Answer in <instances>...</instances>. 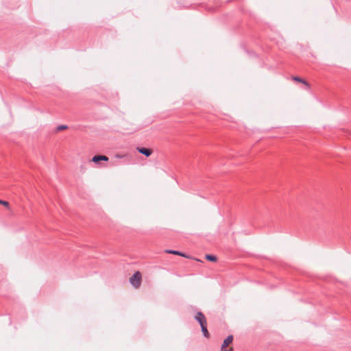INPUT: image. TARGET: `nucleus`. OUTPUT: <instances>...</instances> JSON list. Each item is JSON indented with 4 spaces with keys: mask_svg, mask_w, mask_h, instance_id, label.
<instances>
[{
    "mask_svg": "<svg viewBox=\"0 0 351 351\" xmlns=\"http://www.w3.org/2000/svg\"><path fill=\"white\" fill-rule=\"evenodd\" d=\"M232 341V335L227 337L223 341L220 351H233Z\"/></svg>",
    "mask_w": 351,
    "mask_h": 351,
    "instance_id": "f257e3e1",
    "label": "nucleus"
},
{
    "mask_svg": "<svg viewBox=\"0 0 351 351\" xmlns=\"http://www.w3.org/2000/svg\"><path fill=\"white\" fill-rule=\"evenodd\" d=\"M142 276L140 271H136L130 278V282L136 289L139 288L141 284Z\"/></svg>",
    "mask_w": 351,
    "mask_h": 351,
    "instance_id": "f03ea898",
    "label": "nucleus"
},
{
    "mask_svg": "<svg viewBox=\"0 0 351 351\" xmlns=\"http://www.w3.org/2000/svg\"><path fill=\"white\" fill-rule=\"evenodd\" d=\"M195 318L199 323L201 326H203L204 325H207L206 319L202 312H198L196 314Z\"/></svg>",
    "mask_w": 351,
    "mask_h": 351,
    "instance_id": "7ed1b4c3",
    "label": "nucleus"
},
{
    "mask_svg": "<svg viewBox=\"0 0 351 351\" xmlns=\"http://www.w3.org/2000/svg\"><path fill=\"white\" fill-rule=\"evenodd\" d=\"M109 158L108 157H107L106 156H104V155H96L95 156H93L91 159V161L94 163H99V162L101 161H105V162H107L108 161Z\"/></svg>",
    "mask_w": 351,
    "mask_h": 351,
    "instance_id": "20e7f679",
    "label": "nucleus"
},
{
    "mask_svg": "<svg viewBox=\"0 0 351 351\" xmlns=\"http://www.w3.org/2000/svg\"><path fill=\"white\" fill-rule=\"evenodd\" d=\"M137 150L141 154L149 157L152 155L153 151L151 149L145 148V147H137Z\"/></svg>",
    "mask_w": 351,
    "mask_h": 351,
    "instance_id": "39448f33",
    "label": "nucleus"
},
{
    "mask_svg": "<svg viewBox=\"0 0 351 351\" xmlns=\"http://www.w3.org/2000/svg\"><path fill=\"white\" fill-rule=\"evenodd\" d=\"M292 79L294 80V81H296V82H300V83H302L304 84L305 86L309 87V84L306 82L305 80H302V78L299 77H296V76H293L292 77Z\"/></svg>",
    "mask_w": 351,
    "mask_h": 351,
    "instance_id": "423d86ee",
    "label": "nucleus"
},
{
    "mask_svg": "<svg viewBox=\"0 0 351 351\" xmlns=\"http://www.w3.org/2000/svg\"><path fill=\"white\" fill-rule=\"evenodd\" d=\"M166 252L168 253V254H175V255H179V256H183V257H186V255H184V254L178 252V251H175V250H166Z\"/></svg>",
    "mask_w": 351,
    "mask_h": 351,
    "instance_id": "0eeeda50",
    "label": "nucleus"
},
{
    "mask_svg": "<svg viewBox=\"0 0 351 351\" xmlns=\"http://www.w3.org/2000/svg\"><path fill=\"white\" fill-rule=\"evenodd\" d=\"M202 328V331L204 335V337H209V332L206 328V325H204L203 326H201Z\"/></svg>",
    "mask_w": 351,
    "mask_h": 351,
    "instance_id": "6e6552de",
    "label": "nucleus"
},
{
    "mask_svg": "<svg viewBox=\"0 0 351 351\" xmlns=\"http://www.w3.org/2000/svg\"><path fill=\"white\" fill-rule=\"evenodd\" d=\"M206 258L209 261H212V262L217 261V257L215 256H213V255L207 254V255H206Z\"/></svg>",
    "mask_w": 351,
    "mask_h": 351,
    "instance_id": "1a4fd4ad",
    "label": "nucleus"
},
{
    "mask_svg": "<svg viewBox=\"0 0 351 351\" xmlns=\"http://www.w3.org/2000/svg\"><path fill=\"white\" fill-rule=\"evenodd\" d=\"M0 204L8 208L9 207V202L6 201H3L0 199Z\"/></svg>",
    "mask_w": 351,
    "mask_h": 351,
    "instance_id": "9d476101",
    "label": "nucleus"
},
{
    "mask_svg": "<svg viewBox=\"0 0 351 351\" xmlns=\"http://www.w3.org/2000/svg\"><path fill=\"white\" fill-rule=\"evenodd\" d=\"M66 128H67L66 125H61L58 127V130L60 131V130H66Z\"/></svg>",
    "mask_w": 351,
    "mask_h": 351,
    "instance_id": "9b49d317",
    "label": "nucleus"
}]
</instances>
